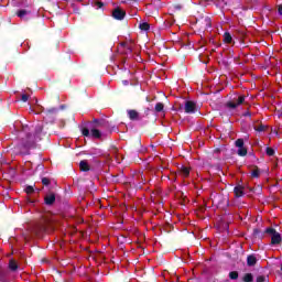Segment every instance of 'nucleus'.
<instances>
[{"mask_svg":"<svg viewBox=\"0 0 282 282\" xmlns=\"http://www.w3.org/2000/svg\"><path fill=\"white\" fill-rule=\"evenodd\" d=\"M237 154H238L240 158H246V155H248V149H247L246 147L238 148Z\"/></svg>","mask_w":282,"mask_h":282,"instance_id":"nucleus-16","label":"nucleus"},{"mask_svg":"<svg viewBox=\"0 0 282 282\" xmlns=\"http://www.w3.org/2000/svg\"><path fill=\"white\" fill-rule=\"evenodd\" d=\"M265 153H267V155H269V158H272V155H274V149L268 147L265 149Z\"/></svg>","mask_w":282,"mask_h":282,"instance_id":"nucleus-30","label":"nucleus"},{"mask_svg":"<svg viewBox=\"0 0 282 282\" xmlns=\"http://www.w3.org/2000/svg\"><path fill=\"white\" fill-rule=\"evenodd\" d=\"M278 12H279L280 17H282V4L278 6Z\"/></svg>","mask_w":282,"mask_h":282,"instance_id":"nucleus-37","label":"nucleus"},{"mask_svg":"<svg viewBox=\"0 0 282 282\" xmlns=\"http://www.w3.org/2000/svg\"><path fill=\"white\" fill-rule=\"evenodd\" d=\"M204 30H209V28H213V21L210 20L209 17H205L200 21Z\"/></svg>","mask_w":282,"mask_h":282,"instance_id":"nucleus-9","label":"nucleus"},{"mask_svg":"<svg viewBox=\"0 0 282 282\" xmlns=\"http://www.w3.org/2000/svg\"><path fill=\"white\" fill-rule=\"evenodd\" d=\"M112 17L117 20V21H122L124 19V17H127V12L120 8H116L112 11Z\"/></svg>","mask_w":282,"mask_h":282,"instance_id":"nucleus-8","label":"nucleus"},{"mask_svg":"<svg viewBox=\"0 0 282 282\" xmlns=\"http://www.w3.org/2000/svg\"><path fill=\"white\" fill-rule=\"evenodd\" d=\"M259 235H261V230L260 229H253V237H259L260 239H261V236H259Z\"/></svg>","mask_w":282,"mask_h":282,"instance_id":"nucleus-32","label":"nucleus"},{"mask_svg":"<svg viewBox=\"0 0 282 282\" xmlns=\"http://www.w3.org/2000/svg\"><path fill=\"white\" fill-rule=\"evenodd\" d=\"M82 135H84L85 138H89V135H91V138H96L97 140L102 138V133L100 132V130L96 128H93L90 132H89V128H83Z\"/></svg>","mask_w":282,"mask_h":282,"instance_id":"nucleus-3","label":"nucleus"},{"mask_svg":"<svg viewBox=\"0 0 282 282\" xmlns=\"http://www.w3.org/2000/svg\"><path fill=\"white\" fill-rule=\"evenodd\" d=\"M151 111V109L150 108H147L145 110H144V113H145V116H149V112Z\"/></svg>","mask_w":282,"mask_h":282,"instance_id":"nucleus-38","label":"nucleus"},{"mask_svg":"<svg viewBox=\"0 0 282 282\" xmlns=\"http://www.w3.org/2000/svg\"><path fill=\"white\" fill-rule=\"evenodd\" d=\"M139 28L141 30H143L144 32L149 31L151 29V25L149 24V22H143L139 24Z\"/></svg>","mask_w":282,"mask_h":282,"instance_id":"nucleus-19","label":"nucleus"},{"mask_svg":"<svg viewBox=\"0 0 282 282\" xmlns=\"http://www.w3.org/2000/svg\"><path fill=\"white\" fill-rule=\"evenodd\" d=\"M37 109H40V111H37L36 113H41V111H44L43 107H37Z\"/></svg>","mask_w":282,"mask_h":282,"instance_id":"nucleus-39","label":"nucleus"},{"mask_svg":"<svg viewBox=\"0 0 282 282\" xmlns=\"http://www.w3.org/2000/svg\"><path fill=\"white\" fill-rule=\"evenodd\" d=\"M234 193L236 197H243V195H246V193H243V186L241 185L236 186Z\"/></svg>","mask_w":282,"mask_h":282,"instance_id":"nucleus-14","label":"nucleus"},{"mask_svg":"<svg viewBox=\"0 0 282 282\" xmlns=\"http://www.w3.org/2000/svg\"><path fill=\"white\" fill-rule=\"evenodd\" d=\"M95 6H96L98 9H100V8H102V6H105V3H104V2H100V1H97V2H95Z\"/></svg>","mask_w":282,"mask_h":282,"instance_id":"nucleus-36","label":"nucleus"},{"mask_svg":"<svg viewBox=\"0 0 282 282\" xmlns=\"http://www.w3.org/2000/svg\"><path fill=\"white\" fill-rule=\"evenodd\" d=\"M265 129H268V127L264 126V124H260L258 127L257 126L254 127V131H258L259 133L265 131Z\"/></svg>","mask_w":282,"mask_h":282,"instance_id":"nucleus-25","label":"nucleus"},{"mask_svg":"<svg viewBox=\"0 0 282 282\" xmlns=\"http://www.w3.org/2000/svg\"><path fill=\"white\" fill-rule=\"evenodd\" d=\"M93 123L95 124V127H102V123L98 119H94Z\"/></svg>","mask_w":282,"mask_h":282,"instance_id":"nucleus-34","label":"nucleus"},{"mask_svg":"<svg viewBox=\"0 0 282 282\" xmlns=\"http://www.w3.org/2000/svg\"><path fill=\"white\" fill-rule=\"evenodd\" d=\"M226 107H228L229 109H237V107H239V106L235 101H228L226 104Z\"/></svg>","mask_w":282,"mask_h":282,"instance_id":"nucleus-26","label":"nucleus"},{"mask_svg":"<svg viewBox=\"0 0 282 282\" xmlns=\"http://www.w3.org/2000/svg\"><path fill=\"white\" fill-rule=\"evenodd\" d=\"M156 113H162L164 111V105L162 102H158L154 107Z\"/></svg>","mask_w":282,"mask_h":282,"instance_id":"nucleus-18","label":"nucleus"},{"mask_svg":"<svg viewBox=\"0 0 282 282\" xmlns=\"http://www.w3.org/2000/svg\"><path fill=\"white\" fill-rule=\"evenodd\" d=\"M46 228L43 224H35L31 227L30 232L35 237H41L45 232Z\"/></svg>","mask_w":282,"mask_h":282,"instance_id":"nucleus-4","label":"nucleus"},{"mask_svg":"<svg viewBox=\"0 0 282 282\" xmlns=\"http://www.w3.org/2000/svg\"><path fill=\"white\" fill-rule=\"evenodd\" d=\"M235 145H236L238 149L243 148V139H237L236 142H235Z\"/></svg>","mask_w":282,"mask_h":282,"instance_id":"nucleus-29","label":"nucleus"},{"mask_svg":"<svg viewBox=\"0 0 282 282\" xmlns=\"http://www.w3.org/2000/svg\"><path fill=\"white\" fill-rule=\"evenodd\" d=\"M127 113L130 120H141L140 112H138L137 110H127Z\"/></svg>","mask_w":282,"mask_h":282,"instance_id":"nucleus-12","label":"nucleus"},{"mask_svg":"<svg viewBox=\"0 0 282 282\" xmlns=\"http://www.w3.org/2000/svg\"><path fill=\"white\" fill-rule=\"evenodd\" d=\"M21 100H22V102H28V100H30V96L23 94V95L21 96Z\"/></svg>","mask_w":282,"mask_h":282,"instance_id":"nucleus-33","label":"nucleus"},{"mask_svg":"<svg viewBox=\"0 0 282 282\" xmlns=\"http://www.w3.org/2000/svg\"><path fill=\"white\" fill-rule=\"evenodd\" d=\"M229 279H231V281H237V279H239V272L237 271L229 272Z\"/></svg>","mask_w":282,"mask_h":282,"instance_id":"nucleus-21","label":"nucleus"},{"mask_svg":"<svg viewBox=\"0 0 282 282\" xmlns=\"http://www.w3.org/2000/svg\"><path fill=\"white\" fill-rule=\"evenodd\" d=\"M183 109L185 113H195L197 111V104L193 100H186Z\"/></svg>","mask_w":282,"mask_h":282,"instance_id":"nucleus-6","label":"nucleus"},{"mask_svg":"<svg viewBox=\"0 0 282 282\" xmlns=\"http://www.w3.org/2000/svg\"><path fill=\"white\" fill-rule=\"evenodd\" d=\"M264 232L265 235H271V246H279V243H281L282 241L281 234H279L276 229L272 227H268L264 230Z\"/></svg>","mask_w":282,"mask_h":282,"instance_id":"nucleus-2","label":"nucleus"},{"mask_svg":"<svg viewBox=\"0 0 282 282\" xmlns=\"http://www.w3.org/2000/svg\"><path fill=\"white\" fill-rule=\"evenodd\" d=\"M24 191H25L26 195H32V193H35L36 189H34V186L29 185L25 187Z\"/></svg>","mask_w":282,"mask_h":282,"instance_id":"nucleus-24","label":"nucleus"},{"mask_svg":"<svg viewBox=\"0 0 282 282\" xmlns=\"http://www.w3.org/2000/svg\"><path fill=\"white\" fill-rule=\"evenodd\" d=\"M257 282H265V275H259Z\"/></svg>","mask_w":282,"mask_h":282,"instance_id":"nucleus-35","label":"nucleus"},{"mask_svg":"<svg viewBox=\"0 0 282 282\" xmlns=\"http://www.w3.org/2000/svg\"><path fill=\"white\" fill-rule=\"evenodd\" d=\"M25 14H30V11L25 10V9H22V10H19L17 12V15L20 18V19H23V17H25Z\"/></svg>","mask_w":282,"mask_h":282,"instance_id":"nucleus-22","label":"nucleus"},{"mask_svg":"<svg viewBox=\"0 0 282 282\" xmlns=\"http://www.w3.org/2000/svg\"><path fill=\"white\" fill-rule=\"evenodd\" d=\"M42 184L43 186H50V184H52V180H50V177H42Z\"/></svg>","mask_w":282,"mask_h":282,"instance_id":"nucleus-27","label":"nucleus"},{"mask_svg":"<svg viewBox=\"0 0 282 282\" xmlns=\"http://www.w3.org/2000/svg\"><path fill=\"white\" fill-rule=\"evenodd\" d=\"M224 43H232V35L229 32H225L224 34Z\"/></svg>","mask_w":282,"mask_h":282,"instance_id":"nucleus-17","label":"nucleus"},{"mask_svg":"<svg viewBox=\"0 0 282 282\" xmlns=\"http://www.w3.org/2000/svg\"><path fill=\"white\" fill-rule=\"evenodd\" d=\"M180 173L183 177H188V175H191V169L186 166H181Z\"/></svg>","mask_w":282,"mask_h":282,"instance_id":"nucleus-15","label":"nucleus"},{"mask_svg":"<svg viewBox=\"0 0 282 282\" xmlns=\"http://www.w3.org/2000/svg\"><path fill=\"white\" fill-rule=\"evenodd\" d=\"M7 278H8V271L0 270V279L2 281H6Z\"/></svg>","mask_w":282,"mask_h":282,"instance_id":"nucleus-31","label":"nucleus"},{"mask_svg":"<svg viewBox=\"0 0 282 282\" xmlns=\"http://www.w3.org/2000/svg\"><path fill=\"white\" fill-rule=\"evenodd\" d=\"M43 129V122H37L33 126L22 124L21 133H23V137H21L19 143L15 145L17 151L21 155H30V151L36 149V142H41L47 135Z\"/></svg>","mask_w":282,"mask_h":282,"instance_id":"nucleus-1","label":"nucleus"},{"mask_svg":"<svg viewBox=\"0 0 282 282\" xmlns=\"http://www.w3.org/2000/svg\"><path fill=\"white\" fill-rule=\"evenodd\" d=\"M243 116H251L250 111L243 113Z\"/></svg>","mask_w":282,"mask_h":282,"instance_id":"nucleus-40","label":"nucleus"},{"mask_svg":"<svg viewBox=\"0 0 282 282\" xmlns=\"http://www.w3.org/2000/svg\"><path fill=\"white\" fill-rule=\"evenodd\" d=\"M243 102H246V96H239L237 99V106L239 107V105H243Z\"/></svg>","mask_w":282,"mask_h":282,"instance_id":"nucleus-28","label":"nucleus"},{"mask_svg":"<svg viewBox=\"0 0 282 282\" xmlns=\"http://www.w3.org/2000/svg\"><path fill=\"white\" fill-rule=\"evenodd\" d=\"M64 108H65V106L62 105V106H61V109H64Z\"/></svg>","mask_w":282,"mask_h":282,"instance_id":"nucleus-41","label":"nucleus"},{"mask_svg":"<svg viewBox=\"0 0 282 282\" xmlns=\"http://www.w3.org/2000/svg\"><path fill=\"white\" fill-rule=\"evenodd\" d=\"M261 175V170L259 167H254V170L251 172V177L258 178Z\"/></svg>","mask_w":282,"mask_h":282,"instance_id":"nucleus-20","label":"nucleus"},{"mask_svg":"<svg viewBox=\"0 0 282 282\" xmlns=\"http://www.w3.org/2000/svg\"><path fill=\"white\" fill-rule=\"evenodd\" d=\"M8 268L10 270V272H17V270H19V262H17V260H14V259H10Z\"/></svg>","mask_w":282,"mask_h":282,"instance_id":"nucleus-11","label":"nucleus"},{"mask_svg":"<svg viewBox=\"0 0 282 282\" xmlns=\"http://www.w3.org/2000/svg\"><path fill=\"white\" fill-rule=\"evenodd\" d=\"M79 170L83 171V173H87L91 171V166H89V163L85 160L79 162Z\"/></svg>","mask_w":282,"mask_h":282,"instance_id":"nucleus-10","label":"nucleus"},{"mask_svg":"<svg viewBox=\"0 0 282 282\" xmlns=\"http://www.w3.org/2000/svg\"><path fill=\"white\" fill-rule=\"evenodd\" d=\"M58 113V108H50L44 112V120H50V122H54L56 120V116Z\"/></svg>","mask_w":282,"mask_h":282,"instance_id":"nucleus-5","label":"nucleus"},{"mask_svg":"<svg viewBox=\"0 0 282 282\" xmlns=\"http://www.w3.org/2000/svg\"><path fill=\"white\" fill-rule=\"evenodd\" d=\"M37 191V193H41V189H36Z\"/></svg>","mask_w":282,"mask_h":282,"instance_id":"nucleus-42","label":"nucleus"},{"mask_svg":"<svg viewBox=\"0 0 282 282\" xmlns=\"http://www.w3.org/2000/svg\"><path fill=\"white\" fill-rule=\"evenodd\" d=\"M247 265L249 268H252V267L257 265V257L254 254H249L247 257Z\"/></svg>","mask_w":282,"mask_h":282,"instance_id":"nucleus-13","label":"nucleus"},{"mask_svg":"<svg viewBox=\"0 0 282 282\" xmlns=\"http://www.w3.org/2000/svg\"><path fill=\"white\" fill-rule=\"evenodd\" d=\"M56 202V194L48 192L44 197V203L46 206H54Z\"/></svg>","mask_w":282,"mask_h":282,"instance_id":"nucleus-7","label":"nucleus"},{"mask_svg":"<svg viewBox=\"0 0 282 282\" xmlns=\"http://www.w3.org/2000/svg\"><path fill=\"white\" fill-rule=\"evenodd\" d=\"M243 281L245 282H253L254 281V276L252 275V273H247L243 276Z\"/></svg>","mask_w":282,"mask_h":282,"instance_id":"nucleus-23","label":"nucleus"}]
</instances>
